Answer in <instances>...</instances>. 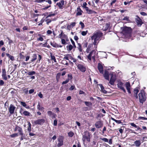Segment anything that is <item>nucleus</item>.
Listing matches in <instances>:
<instances>
[{"label":"nucleus","instance_id":"nucleus-1","mask_svg":"<svg viewBox=\"0 0 147 147\" xmlns=\"http://www.w3.org/2000/svg\"><path fill=\"white\" fill-rule=\"evenodd\" d=\"M102 33L100 31L95 33L92 36L91 38L93 41V43L94 45H97V41L102 36Z\"/></svg>","mask_w":147,"mask_h":147},{"label":"nucleus","instance_id":"nucleus-49","mask_svg":"<svg viewBox=\"0 0 147 147\" xmlns=\"http://www.w3.org/2000/svg\"><path fill=\"white\" fill-rule=\"evenodd\" d=\"M100 139L106 142H108V139L105 138H101Z\"/></svg>","mask_w":147,"mask_h":147},{"label":"nucleus","instance_id":"nucleus-25","mask_svg":"<svg viewBox=\"0 0 147 147\" xmlns=\"http://www.w3.org/2000/svg\"><path fill=\"white\" fill-rule=\"evenodd\" d=\"M71 56L70 54H67L66 55H65V57L63 58V59L69 60V58L70 59H71Z\"/></svg>","mask_w":147,"mask_h":147},{"label":"nucleus","instance_id":"nucleus-40","mask_svg":"<svg viewBox=\"0 0 147 147\" xmlns=\"http://www.w3.org/2000/svg\"><path fill=\"white\" fill-rule=\"evenodd\" d=\"M61 74L60 73H58L56 77V78L57 80V82L59 80V79L60 77L61 76Z\"/></svg>","mask_w":147,"mask_h":147},{"label":"nucleus","instance_id":"nucleus-5","mask_svg":"<svg viewBox=\"0 0 147 147\" xmlns=\"http://www.w3.org/2000/svg\"><path fill=\"white\" fill-rule=\"evenodd\" d=\"M109 75L111 76V77L109 81V83L111 85H113L116 80V75L113 74V72L111 73Z\"/></svg>","mask_w":147,"mask_h":147},{"label":"nucleus","instance_id":"nucleus-4","mask_svg":"<svg viewBox=\"0 0 147 147\" xmlns=\"http://www.w3.org/2000/svg\"><path fill=\"white\" fill-rule=\"evenodd\" d=\"M97 54V53L94 50L92 51L88 56V59L90 60L91 61L92 58L94 61H95V57Z\"/></svg>","mask_w":147,"mask_h":147},{"label":"nucleus","instance_id":"nucleus-9","mask_svg":"<svg viewBox=\"0 0 147 147\" xmlns=\"http://www.w3.org/2000/svg\"><path fill=\"white\" fill-rule=\"evenodd\" d=\"M59 143L57 144V146L60 147L62 146L63 144V139L62 136H59L57 139Z\"/></svg>","mask_w":147,"mask_h":147},{"label":"nucleus","instance_id":"nucleus-58","mask_svg":"<svg viewBox=\"0 0 147 147\" xmlns=\"http://www.w3.org/2000/svg\"><path fill=\"white\" fill-rule=\"evenodd\" d=\"M37 40H39L40 41H42L43 40V39L42 37H40L37 39Z\"/></svg>","mask_w":147,"mask_h":147},{"label":"nucleus","instance_id":"nucleus-38","mask_svg":"<svg viewBox=\"0 0 147 147\" xmlns=\"http://www.w3.org/2000/svg\"><path fill=\"white\" fill-rule=\"evenodd\" d=\"M78 48L80 52H81L82 51L81 45L80 43H78Z\"/></svg>","mask_w":147,"mask_h":147},{"label":"nucleus","instance_id":"nucleus-11","mask_svg":"<svg viewBox=\"0 0 147 147\" xmlns=\"http://www.w3.org/2000/svg\"><path fill=\"white\" fill-rule=\"evenodd\" d=\"M123 84L121 82H119L117 84L118 87L123 90L124 92L125 93L126 90L124 87H123Z\"/></svg>","mask_w":147,"mask_h":147},{"label":"nucleus","instance_id":"nucleus-39","mask_svg":"<svg viewBox=\"0 0 147 147\" xmlns=\"http://www.w3.org/2000/svg\"><path fill=\"white\" fill-rule=\"evenodd\" d=\"M87 5V4L86 2H84L83 4L82 7L84 9H85V10L86 9H88V7H86V5Z\"/></svg>","mask_w":147,"mask_h":147},{"label":"nucleus","instance_id":"nucleus-43","mask_svg":"<svg viewBox=\"0 0 147 147\" xmlns=\"http://www.w3.org/2000/svg\"><path fill=\"white\" fill-rule=\"evenodd\" d=\"M68 78L67 79H69V80H71L72 79L73 77L71 74H68L67 75Z\"/></svg>","mask_w":147,"mask_h":147},{"label":"nucleus","instance_id":"nucleus-22","mask_svg":"<svg viewBox=\"0 0 147 147\" xmlns=\"http://www.w3.org/2000/svg\"><path fill=\"white\" fill-rule=\"evenodd\" d=\"M139 92V90L137 88H136L134 90V96L136 98H138L137 94Z\"/></svg>","mask_w":147,"mask_h":147},{"label":"nucleus","instance_id":"nucleus-44","mask_svg":"<svg viewBox=\"0 0 147 147\" xmlns=\"http://www.w3.org/2000/svg\"><path fill=\"white\" fill-rule=\"evenodd\" d=\"M51 59L53 60L55 62H56V59H55V56L54 55H51Z\"/></svg>","mask_w":147,"mask_h":147},{"label":"nucleus","instance_id":"nucleus-59","mask_svg":"<svg viewBox=\"0 0 147 147\" xmlns=\"http://www.w3.org/2000/svg\"><path fill=\"white\" fill-rule=\"evenodd\" d=\"M52 33V32L51 30H48L47 31V34H51Z\"/></svg>","mask_w":147,"mask_h":147},{"label":"nucleus","instance_id":"nucleus-3","mask_svg":"<svg viewBox=\"0 0 147 147\" xmlns=\"http://www.w3.org/2000/svg\"><path fill=\"white\" fill-rule=\"evenodd\" d=\"M131 29L130 27H124L123 28L122 32L126 36L130 35Z\"/></svg>","mask_w":147,"mask_h":147},{"label":"nucleus","instance_id":"nucleus-36","mask_svg":"<svg viewBox=\"0 0 147 147\" xmlns=\"http://www.w3.org/2000/svg\"><path fill=\"white\" fill-rule=\"evenodd\" d=\"M36 73L34 71H29L28 73V74L30 76H32L33 75H34Z\"/></svg>","mask_w":147,"mask_h":147},{"label":"nucleus","instance_id":"nucleus-17","mask_svg":"<svg viewBox=\"0 0 147 147\" xmlns=\"http://www.w3.org/2000/svg\"><path fill=\"white\" fill-rule=\"evenodd\" d=\"M64 2L63 0H61L60 2L57 3V5H58L59 8L61 9H63V6L64 5Z\"/></svg>","mask_w":147,"mask_h":147},{"label":"nucleus","instance_id":"nucleus-63","mask_svg":"<svg viewBox=\"0 0 147 147\" xmlns=\"http://www.w3.org/2000/svg\"><path fill=\"white\" fill-rule=\"evenodd\" d=\"M130 124L132 126L134 127H137V125L134 123H130Z\"/></svg>","mask_w":147,"mask_h":147},{"label":"nucleus","instance_id":"nucleus-48","mask_svg":"<svg viewBox=\"0 0 147 147\" xmlns=\"http://www.w3.org/2000/svg\"><path fill=\"white\" fill-rule=\"evenodd\" d=\"M75 88V86L74 85H72L71 87L69 88V90L70 91H71L73 90Z\"/></svg>","mask_w":147,"mask_h":147},{"label":"nucleus","instance_id":"nucleus-60","mask_svg":"<svg viewBox=\"0 0 147 147\" xmlns=\"http://www.w3.org/2000/svg\"><path fill=\"white\" fill-rule=\"evenodd\" d=\"M38 96L41 98L43 97V95L40 92L38 95Z\"/></svg>","mask_w":147,"mask_h":147},{"label":"nucleus","instance_id":"nucleus-64","mask_svg":"<svg viewBox=\"0 0 147 147\" xmlns=\"http://www.w3.org/2000/svg\"><path fill=\"white\" fill-rule=\"evenodd\" d=\"M140 14L141 15L144 16H146V14L144 12H140Z\"/></svg>","mask_w":147,"mask_h":147},{"label":"nucleus","instance_id":"nucleus-14","mask_svg":"<svg viewBox=\"0 0 147 147\" xmlns=\"http://www.w3.org/2000/svg\"><path fill=\"white\" fill-rule=\"evenodd\" d=\"M16 107L12 104H11L9 108V111L10 113L12 114L14 113Z\"/></svg>","mask_w":147,"mask_h":147},{"label":"nucleus","instance_id":"nucleus-42","mask_svg":"<svg viewBox=\"0 0 147 147\" xmlns=\"http://www.w3.org/2000/svg\"><path fill=\"white\" fill-rule=\"evenodd\" d=\"M51 14H49L46 17L47 18L51 16H54L56 15V14L55 13H52V12H51Z\"/></svg>","mask_w":147,"mask_h":147},{"label":"nucleus","instance_id":"nucleus-32","mask_svg":"<svg viewBox=\"0 0 147 147\" xmlns=\"http://www.w3.org/2000/svg\"><path fill=\"white\" fill-rule=\"evenodd\" d=\"M28 130L29 131V132H30L31 130V125L29 122H28Z\"/></svg>","mask_w":147,"mask_h":147},{"label":"nucleus","instance_id":"nucleus-50","mask_svg":"<svg viewBox=\"0 0 147 147\" xmlns=\"http://www.w3.org/2000/svg\"><path fill=\"white\" fill-rule=\"evenodd\" d=\"M69 82V79H66L65 81H63L62 83V84H66L68 82Z\"/></svg>","mask_w":147,"mask_h":147},{"label":"nucleus","instance_id":"nucleus-61","mask_svg":"<svg viewBox=\"0 0 147 147\" xmlns=\"http://www.w3.org/2000/svg\"><path fill=\"white\" fill-rule=\"evenodd\" d=\"M123 20H126L127 21L129 20V17L127 16H126L124 17V18L123 19Z\"/></svg>","mask_w":147,"mask_h":147},{"label":"nucleus","instance_id":"nucleus-18","mask_svg":"<svg viewBox=\"0 0 147 147\" xmlns=\"http://www.w3.org/2000/svg\"><path fill=\"white\" fill-rule=\"evenodd\" d=\"M104 76L105 79L109 80V73L108 71H105L104 74Z\"/></svg>","mask_w":147,"mask_h":147},{"label":"nucleus","instance_id":"nucleus-46","mask_svg":"<svg viewBox=\"0 0 147 147\" xmlns=\"http://www.w3.org/2000/svg\"><path fill=\"white\" fill-rule=\"evenodd\" d=\"M88 31L86 30V31H83L82 32L81 34L82 36H85L88 32Z\"/></svg>","mask_w":147,"mask_h":147},{"label":"nucleus","instance_id":"nucleus-19","mask_svg":"<svg viewBox=\"0 0 147 147\" xmlns=\"http://www.w3.org/2000/svg\"><path fill=\"white\" fill-rule=\"evenodd\" d=\"M86 11L87 13L89 14L97 13L95 11L92 9H89L88 8V9H86Z\"/></svg>","mask_w":147,"mask_h":147},{"label":"nucleus","instance_id":"nucleus-34","mask_svg":"<svg viewBox=\"0 0 147 147\" xmlns=\"http://www.w3.org/2000/svg\"><path fill=\"white\" fill-rule=\"evenodd\" d=\"M2 76L3 79L5 80H7V77L6 76V73L2 74Z\"/></svg>","mask_w":147,"mask_h":147},{"label":"nucleus","instance_id":"nucleus-37","mask_svg":"<svg viewBox=\"0 0 147 147\" xmlns=\"http://www.w3.org/2000/svg\"><path fill=\"white\" fill-rule=\"evenodd\" d=\"M138 25H139L140 26L142 24V21L139 18H138V20H137L136 21Z\"/></svg>","mask_w":147,"mask_h":147},{"label":"nucleus","instance_id":"nucleus-45","mask_svg":"<svg viewBox=\"0 0 147 147\" xmlns=\"http://www.w3.org/2000/svg\"><path fill=\"white\" fill-rule=\"evenodd\" d=\"M68 136L70 137H72L74 135V134L72 131H70L68 133Z\"/></svg>","mask_w":147,"mask_h":147},{"label":"nucleus","instance_id":"nucleus-55","mask_svg":"<svg viewBox=\"0 0 147 147\" xmlns=\"http://www.w3.org/2000/svg\"><path fill=\"white\" fill-rule=\"evenodd\" d=\"M4 84V81L2 80H0V86H3Z\"/></svg>","mask_w":147,"mask_h":147},{"label":"nucleus","instance_id":"nucleus-56","mask_svg":"<svg viewBox=\"0 0 147 147\" xmlns=\"http://www.w3.org/2000/svg\"><path fill=\"white\" fill-rule=\"evenodd\" d=\"M57 124V121L56 119H55L54 121L53 124L54 126H56Z\"/></svg>","mask_w":147,"mask_h":147},{"label":"nucleus","instance_id":"nucleus-2","mask_svg":"<svg viewBox=\"0 0 147 147\" xmlns=\"http://www.w3.org/2000/svg\"><path fill=\"white\" fill-rule=\"evenodd\" d=\"M139 101L140 103L143 104L146 99V97L145 93L144 92H141L138 94Z\"/></svg>","mask_w":147,"mask_h":147},{"label":"nucleus","instance_id":"nucleus-23","mask_svg":"<svg viewBox=\"0 0 147 147\" xmlns=\"http://www.w3.org/2000/svg\"><path fill=\"white\" fill-rule=\"evenodd\" d=\"M21 104L23 107H25L26 108L28 109L30 108V107L28 106H27L25 102H20Z\"/></svg>","mask_w":147,"mask_h":147},{"label":"nucleus","instance_id":"nucleus-62","mask_svg":"<svg viewBox=\"0 0 147 147\" xmlns=\"http://www.w3.org/2000/svg\"><path fill=\"white\" fill-rule=\"evenodd\" d=\"M34 92V89H30L29 90V93L30 94L33 93Z\"/></svg>","mask_w":147,"mask_h":147},{"label":"nucleus","instance_id":"nucleus-15","mask_svg":"<svg viewBox=\"0 0 147 147\" xmlns=\"http://www.w3.org/2000/svg\"><path fill=\"white\" fill-rule=\"evenodd\" d=\"M98 68L101 74H103V69L102 65L100 63L98 64Z\"/></svg>","mask_w":147,"mask_h":147},{"label":"nucleus","instance_id":"nucleus-26","mask_svg":"<svg viewBox=\"0 0 147 147\" xmlns=\"http://www.w3.org/2000/svg\"><path fill=\"white\" fill-rule=\"evenodd\" d=\"M6 55L11 61H13L14 60V57L13 56L10 55L8 53H6Z\"/></svg>","mask_w":147,"mask_h":147},{"label":"nucleus","instance_id":"nucleus-30","mask_svg":"<svg viewBox=\"0 0 147 147\" xmlns=\"http://www.w3.org/2000/svg\"><path fill=\"white\" fill-rule=\"evenodd\" d=\"M37 108L39 110L42 111L44 109V108L41 106H40V103L39 102L38 103V104L37 106Z\"/></svg>","mask_w":147,"mask_h":147},{"label":"nucleus","instance_id":"nucleus-16","mask_svg":"<svg viewBox=\"0 0 147 147\" xmlns=\"http://www.w3.org/2000/svg\"><path fill=\"white\" fill-rule=\"evenodd\" d=\"M47 114L53 118H55L57 116L56 114L50 111L47 112Z\"/></svg>","mask_w":147,"mask_h":147},{"label":"nucleus","instance_id":"nucleus-10","mask_svg":"<svg viewBox=\"0 0 147 147\" xmlns=\"http://www.w3.org/2000/svg\"><path fill=\"white\" fill-rule=\"evenodd\" d=\"M95 126L96 128H101L103 125L102 122L101 121H97L95 124Z\"/></svg>","mask_w":147,"mask_h":147},{"label":"nucleus","instance_id":"nucleus-13","mask_svg":"<svg viewBox=\"0 0 147 147\" xmlns=\"http://www.w3.org/2000/svg\"><path fill=\"white\" fill-rule=\"evenodd\" d=\"M125 87L128 92L130 94L131 93V86L129 82H126L125 84Z\"/></svg>","mask_w":147,"mask_h":147},{"label":"nucleus","instance_id":"nucleus-28","mask_svg":"<svg viewBox=\"0 0 147 147\" xmlns=\"http://www.w3.org/2000/svg\"><path fill=\"white\" fill-rule=\"evenodd\" d=\"M110 26V23H107L103 26L104 28V30H107Z\"/></svg>","mask_w":147,"mask_h":147},{"label":"nucleus","instance_id":"nucleus-31","mask_svg":"<svg viewBox=\"0 0 147 147\" xmlns=\"http://www.w3.org/2000/svg\"><path fill=\"white\" fill-rule=\"evenodd\" d=\"M23 114L24 115L26 116H29L30 115V113L27 111H24L23 112Z\"/></svg>","mask_w":147,"mask_h":147},{"label":"nucleus","instance_id":"nucleus-12","mask_svg":"<svg viewBox=\"0 0 147 147\" xmlns=\"http://www.w3.org/2000/svg\"><path fill=\"white\" fill-rule=\"evenodd\" d=\"M45 122L44 119H38L35 121L34 122L35 124L37 125H41L42 124Z\"/></svg>","mask_w":147,"mask_h":147},{"label":"nucleus","instance_id":"nucleus-47","mask_svg":"<svg viewBox=\"0 0 147 147\" xmlns=\"http://www.w3.org/2000/svg\"><path fill=\"white\" fill-rule=\"evenodd\" d=\"M70 40H71V42L72 44L73 45V47H74L75 48H76V47L75 45V43L74 41L71 38L70 39Z\"/></svg>","mask_w":147,"mask_h":147},{"label":"nucleus","instance_id":"nucleus-27","mask_svg":"<svg viewBox=\"0 0 147 147\" xmlns=\"http://www.w3.org/2000/svg\"><path fill=\"white\" fill-rule=\"evenodd\" d=\"M51 45L54 47H58V45L54 42H51Z\"/></svg>","mask_w":147,"mask_h":147},{"label":"nucleus","instance_id":"nucleus-29","mask_svg":"<svg viewBox=\"0 0 147 147\" xmlns=\"http://www.w3.org/2000/svg\"><path fill=\"white\" fill-rule=\"evenodd\" d=\"M73 47L71 45H70L69 46H67L66 48L67 51H70L72 49Z\"/></svg>","mask_w":147,"mask_h":147},{"label":"nucleus","instance_id":"nucleus-24","mask_svg":"<svg viewBox=\"0 0 147 147\" xmlns=\"http://www.w3.org/2000/svg\"><path fill=\"white\" fill-rule=\"evenodd\" d=\"M76 23L74 22H72L70 25H69L67 26V28H70L71 27H73L75 26V25L76 24Z\"/></svg>","mask_w":147,"mask_h":147},{"label":"nucleus","instance_id":"nucleus-8","mask_svg":"<svg viewBox=\"0 0 147 147\" xmlns=\"http://www.w3.org/2000/svg\"><path fill=\"white\" fill-rule=\"evenodd\" d=\"M15 131H18L20 135L22 136L23 135V133L22 129V128L19 127L18 126H16L15 128Z\"/></svg>","mask_w":147,"mask_h":147},{"label":"nucleus","instance_id":"nucleus-20","mask_svg":"<svg viewBox=\"0 0 147 147\" xmlns=\"http://www.w3.org/2000/svg\"><path fill=\"white\" fill-rule=\"evenodd\" d=\"M77 12L76 13L77 16H80L82 14V13L83 12V11L80 8L78 7L77 8Z\"/></svg>","mask_w":147,"mask_h":147},{"label":"nucleus","instance_id":"nucleus-57","mask_svg":"<svg viewBox=\"0 0 147 147\" xmlns=\"http://www.w3.org/2000/svg\"><path fill=\"white\" fill-rule=\"evenodd\" d=\"M101 92H103V93H104L105 94H106L107 92V91H106V90H105L104 88V89H101Z\"/></svg>","mask_w":147,"mask_h":147},{"label":"nucleus","instance_id":"nucleus-51","mask_svg":"<svg viewBox=\"0 0 147 147\" xmlns=\"http://www.w3.org/2000/svg\"><path fill=\"white\" fill-rule=\"evenodd\" d=\"M80 24L81 25L82 28H83L84 27V24L82 23V22H80Z\"/></svg>","mask_w":147,"mask_h":147},{"label":"nucleus","instance_id":"nucleus-54","mask_svg":"<svg viewBox=\"0 0 147 147\" xmlns=\"http://www.w3.org/2000/svg\"><path fill=\"white\" fill-rule=\"evenodd\" d=\"M61 42L62 43L63 45L65 44L66 43V41H65V40L63 39H61Z\"/></svg>","mask_w":147,"mask_h":147},{"label":"nucleus","instance_id":"nucleus-41","mask_svg":"<svg viewBox=\"0 0 147 147\" xmlns=\"http://www.w3.org/2000/svg\"><path fill=\"white\" fill-rule=\"evenodd\" d=\"M18 136V133H15L10 135V136L11 138L17 137Z\"/></svg>","mask_w":147,"mask_h":147},{"label":"nucleus","instance_id":"nucleus-52","mask_svg":"<svg viewBox=\"0 0 147 147\" xmlns=\"http://www.w3.org/2000/svg\"><path fill=\"white\" fill-rule=\"evenodd\" d=\"M45 21L47 22V25H48L49 23H50L51 21V20L49 19L46 20Z\"/></svg>","mask_w":147,"mask_h":147},{"label":"nucleus","instance_id":"nucleus-6","mask_svg":"<svg viewBox=\"0 0 147 147\" xmlns=\"http://www.w3.org/2000/svg\"><path fill=\"white\" fill-rule=\"evenodd\" d=\"M77 67L81 72H84L86 71V67L85 65L81 64H79L77 65Z\"/></svg>","mask_w":147,"mask_h":147},{"label":"nucleus","instance_id":"nucleus-35","mask_svg":"<svg viewBox=\"0 0 147 147\" xmlns=\"http://www.w3.org/2000/svg\"><path fill=\"white\" fill-rule=\"evenodd\" d=\"M32 57L33 58L31 60L32 62H33L37 59V56L36 54H34Z\"/></svg>","mask_w":147,"mask_h":147},{"label":"nucleus","instance_id":"nucleus-7","mask_svg":"<svg viewBox=\"0 0 147 147\" xmlns=\"http://www.w3.org/2000/svg\"><path fill=\"white\" fill-rule=\"evenodd\" d=\"M82 140L84 142L86 140L88 142H90V137L89 133L86 134L83 136Z\"/></svg>","mask_w":147,"mask_h":147},{"label":"nucleus","instance_id":"nucleus-21","mask_svg":"<svg viewBox=\"0 0 147 147\" xmlns=\"http://www.w3.org/2000/svg\"><path fill=\"white\" fill-rule=\"evenodd\" d=\"M141 141L140 140H136L134 142V146H136L137 147H139L141 145Z\"/></svg>","mask_w":147,"mask_h":147},{"label":"nucleus","instance_id":"nucleus-53","mask_svg":"<svg viewBox=\"0 0 147 147\" xmlns=\"http://www.w3.org/2000/svg\"><path fill=\"white\" fill-rule=\"evenodd\" d=\"M139 119H142V120H147V118H146V117H139Z\"/></svg>","mask_w":147,"mask_h":147},{"label":"nucleus","instance_id":"nucleus-33","mask_svg":"<svg viewBox=\"0 0 147 147\" xmlns=\"http://www.w3.org/2000/svg\"><path fill=\"white\" fill-rule=\"evenodd\" d=\"M84 102V103L87 106H88V107L91 106L92 105V104L90 102L85 101V102Z\"/></svg>","mask_w":147,"mask_h":147}]
</instances>
